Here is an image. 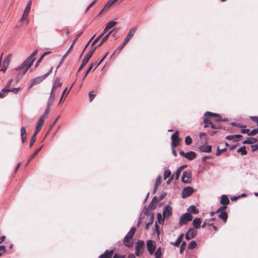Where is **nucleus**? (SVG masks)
Returning <instances> with one entry per match:
<instances>
[{"instance_id":"obj_15","label":"nucleus","mask_w":258,"mask_h":258,"mask_svg":"<svg viewBox=\"0 0 258 258\" xmlns=\"http://www.w3.org/2000/svg\"><path fill=\"white\" fill-rule=\"evenodd\" d=\"M11 54H10L8 56H7L5 57V59L4 60L3 67L1 69V71L3 72V73L6 72V71L10 64V60H11Z\"/></svg>"},{"instance_id":"obj_11","label":"nucleus","mask_w":258,"mask_h":258,"mask_svg":"<svg viewBox=\"0 0 258 258\" xmlns=\"http://www.w3.org/2000/svg\"><path fill=\"white\" fill-rule=\"evenodd\" d=\"M194 191V188L191 186H187L183 188L181 196L183 198H187L190 196Z\"/></svg>"},{"instance_id":"obj_24","label":"nucleus","mask_w":258,"mask_h":258,"mask_svg":"<svg viewBox=\"0 0 258 258\" xmlns=\"http://www.w3.org/2000/svg\"><path fill=\"white\" fill-rule=\"evenodd\" d=\"M204 115L205 116H213V117H215L217 118V121H220L221 120V116L219 114H217V113H213V112H210V111H207L204 114Z\"/></svg>"},{"instance_id":"obj_46","label":"nucleus","mask_w":258,"mask_h":258,"mask_svg":"<svg viewBox=\"0 0 258 258\" xmlns=\"http://www.w3.org/2000/svg\"><path fill=\"white\" fill-rule=\"evenodd\" d=\"M154 220V217H153V214H152L150 216V219L148 221V222L146 225V228L148 229L149 225H151Z\"/></svg>"},{"instance_id":"obj_50","label":"nucleus","mask_w":258,"mask_h":258,"mask_svg":"<svg viewBox=\"0 0 258 258\" xmlns=\"http://www.w3.org/2000/svg\"><path fill=\"white\" fill-rule=\"evenodd\" d=\"M93 64H92L90 66V67L88 68V69H87V70L86 71V74L85 75V76L84 77V78H83L82 79V81H84V79H85V78L86 77V76H87V75L88 74V73L90 72V71L91 70V69H92L93 68Z\"/></svg>"},{"instance_id":"obj_35","label":"nucleus","mask_w":258,"mask_h":258,"mask_svg":"<svg viewBox=\"0 0 258 258\" xmlns=\"http://www.w3.org/2000/svg\"><path fill=\"white\" fill-rule=\"evenodd\" d=\"M131 240V238H129L128 237L125 236L124 237V239H123L124 245L127 247H131L132 244L130 243V241Z\"/></svg>"},{"instance_id":"obj_21","label":"nucleus","mask_w":258,"mask_h":258,"mask_svg":"<svg viewBox=\"0 0 258 258\" xmlns=\"http://www.w3.org/2000/svg\"><path fill=\"white\" fill-rule=\"evenodd\" d=\"M17 68H18V67L16 68L15 70L16 71H20V70H23V73H19L15 77V78L14 80L15 81L16 83H17L20 81V80L22 78L23 76L26 74V73H24L25 68L20 69H17Z\"/></svg>"},{"instance_id":"obj_52","label":"nucleus","mask_w":258,"mask_h":258,"mask_svg":"<svg viewBox=\"0 0 258 258\" xmlns=\"http://www.w3.org/2000/svg\"><path fill=\"white\" fill-rule=\"evenodd\" d=\"M95 35H94V36H92V37L90 39V40L87 42V43L86 44V45H85L84 48L83 49V53L84 52V51L86 50V48L88 47V46L89 45L90 42H91V41L94 39V38L95 37Z\"/></svg>"},{"instance_id":"obj_27","label":"nucleus","mask_w":258,"mask_h":258,"mask_svg":"<svg viewBox=\"0 0 258 258\" xmlns=\"http://www.w3.org/2000/svg\"><path fill=\"white\" fill-rule=\"evenodd\" d=\"M112 31H110L107 35H106L101 40L100 42L95 47H96V49L101 47L102 44L107 40L108 39L109 35L111 33Z\"/></svg>"},{"instance_id":"obj_63","label":"nucleus","mask_w":258,"mask_h":258,"mask_svg":"<svg viewBox=\"0 0 258 258\" xmlns=\"http://www.w3.org/2000/svg\"><path fill=\"white\" fill-rule=\"evenodd\" d=\"M125 257V255H120V254H118L117 253H115L113 258H124Z\"/></svg>"},{"instance_id":"obj_39","label":"nucleus","mask_w":258,"mask_h":258,"mask_svg":"<svg viewBox=\"0 0 258 258\" xmlns=\"http://www.w3.org/2000/svg\"><path fill=\"white\" fill-rule=\"evenodd\" d=\"M162 250L160 247H158L155 252L154 253V255L155 256V258H161L162 255Z\"/></svg>"},{"instance_id":"obj_30","label":"nucleus","mask_w":258,"mask_h":258,"mask_svg":"<svg viewBox=\"0 0 258 258\" xmlns=\"http://www.w3.org/2000/svg\"><path fill=\"white\" fill-rule=\"evenodd\" d=\"M219 218L221 219L224 222H226L228 218V214L225 211H222L219 215Z\"/></svg>"},{"instance_id":"obj_12","label":"nucleus","mask_w":258,"mask_h":258,"mask_svg":"<svg viewBox=\"0 0 258 258\" xmlns=\"http://www.w3.org/2000/svg\"><path fill=\"white\" fill-rule=\"evenodd\" d=\"M147 246L148 250L151 255H152L154 253L155 249L156 248L155 242L152 240H149L147 241Z\"/></svg>"},{"instance_id":"obj_31","label":"nucleus","mask_w":258,"mask_h":258,"mask_svg":"<svg viewBox=\"0 0 258 258\" xmlns=\"http://www.w3.org/2000/svg\"><path fill=\"white\" fill-rule=\"evenodd\" d=\"M136 231V228L135 227H132L130 230L128 232V233L125 235L126 237H128L132 239L135 232Z\"/></svg>"},{"instance_id":"obj_3","label":"nucleus","mask_w":258,"mask_h":258,"mask_svg":"<svg viewBox=\"0 0 258 258\" xmlns=\"http://www.w3.org/2000/svg\"><path fill=\"white\" fill-rule=\"evenodd\" d=\"M136 30L137 29L136 27H134L130 29L127 34L126 37L124 40L123 43L118 47V51H120L124 47V46L128 43L131 38L135 34Z\"/></svg>"},{"instance_id":"obj_34","label":"nucleus","mask_w":258,"mask_h":258,"mask_svg":"<svg viewBox=\"0 0 258 258\" xmlns=\"http://www.w3.org/2000/svg\"><path fill=\"white\" fill-rule=\"evenodd\" d=\"M257 142V139L254 138H250L243 142V144H252L256 143Z\"/></svg>"},{"instance_id":"obj_26","label":"nucleus","mask_w":258,"mask_h":258,"mask_svg":"<svg viewBox=\"0 0 258 258\" xmlns=\"http://www.w3.org/2000/svg\"><path fill=\"white\" fill-rule=\"evenodd\" d=\"M117 24V22L114 21H111L109 22L104 29V33H105L108 30L111 29L113 27Z\"/></svg>"},{"instance_id":"obj_43","label":"nucleus","mask_w":258,"mask_h":258,"mask_svg":"<svg viewBox=\"0 0 258 258\" xmlns=\"http://www.w3.org/2000/svg\"><path fill=\"white\" fill-rule=\"evenodd\" d=\"M116 1H114V0H109L106 5L103 8V10H105L108 9L110 7L112 6Z\"/></svg>"},{"instance_id":"obj_29","label":"nucleus","mask_w":258,"mask_h":258,"mask_svg":"<svg viewBox=\"0 0 258 258\" xmlns=\"http://www.w3.org/2000/svg\"><path fill=\"white\" fill-rule=\"evenodd\" d=\"M201 223V220L200 218H195L192 222L193 226L194 228L198 229L200 227V225Z\"/></svg>"},{"instance_id":"obj_25","label":"nucleus","mask_w":258,"mask_h":258,"mask_svg":"<svg viewBox=\"0 0 258 258\" xmlns=\"http://www.w3.org/2000/svg\"><path fill=\"white\" fill-rule=\"evenodd\" d=\"M55 100L54 92L51 91L49 98L47 102V106L50 107L53 104Z\"/></svg>"},{"instance_id":"obj_40","label":"nucleus","mask_w":258,"mask_h":258,"mask_svg":"<svg viewBox=\"0 0 258 258\" xmlns=\"http://www.w3.org/2000/svg\"><path fill=\"white\" fill-rule=\"evenodd\" d=\"M181 171L180 169L178 168L176 172H174L172 175V176L173 177L175 176V179H178L179 178V175L180 174Z\"/></svg>"},{"instance_id":"obj_48","label":"nucleus","mask_w":258,"mask_h":258,"mask_svg":"<svg viewBox=\"0 0 258 258\" xmlns=\"http://www.w3.org/2000/svg\"><path fill=\"white\" fill-rule=\"evenodd\" d=\"M226 150V148L220 149L218 147L217 148V152L216 153V156H220L223 152H225Z\"/></svg>"},{"instance_id":"obj_59","label":"nucleus","mask_w":258,"mask_h":258,"mask_svg":"<svg viewBox=\"0 0 258 258\" xmlns=\"http://www.w3.org/2000/svg\"><path fill=\"white\" fill-rule=\"evenodd\" d=\"M89 101L92 102L95 97V95L93 94L91 92L89 93Z\"/></svg>"},{"instance_id":"obj_9","label":"nucleus","mask_w":258,"mask_h":258,"mask_svg":"<svg viewBox=\"0 0 258 258\" xmlns=\"http://www.w3.org/2000/svg\"><path fill=\"white\" fill-rule=\"evenodd\" d=\"M171 140H172V143H171V148L172 149H174L176 148L178 144L179 143V142L180 141L179 135H178V132L176 131L175 133H174L171 136Z\"/></svg>"},{"instance_id":"obj_4","label":"nucleus","mask_w":258,"mask_h":258,"mask_svg":"<svg viewBox=\"0 0 258 258\" xmlns=\"http://www.w3.org/2000/svg\"><path fill=\"white\" fill-rule=\"evenodd\" d=\"M52 69H53V68L51 67L50 69V70H49V71L47 73L44 74V75L35 78L32 81V82H31V85L30 86V88H31V87L33 86L34 85H36L40 83L43 80H44L45 78H46L51 73Z\"/></svg>"},{"instance_id":"obj_37","label":"nucleus","mask_w":258,"mask_h":258,"mask_svg":"<svg viewBox=\"0 0 258 258\" xmlns=\"http://www.w3.org/2000/svg\"><path fill=\"white\" fill-rule=\"evenodd\" d=\"M160 180L161 177L160 176H158L156 179L155 184L154 187V193L156 192L158 187L160 184Z\"/></svg>"},{"instance_id":"obj_28","label":"nucleus","mask_w":258,"mask_h":258,"mask_svg":"<svg viewBox=\"0 0 258 258\" xmlns=\"http://www.w3.org/2000/svg\"><path fill=\"white\" fill-rule=\"evenodd\" d=\"M183 237H184V234L183 233L179 235L178 239L176 240V241L172 242H171V244L175 246H178L179 245V244L181 242V241H182Z\"/></svg>"},{"instance_id":"obj_49","label":"nucleus","mask_w":258,"mask_h":258,"mask_svg":"<svg viewBox=\"0 0 258 258\" xmlns=\"http://www.w3.org/2000/svg\"><path fill=\"white\" fill-rule=\"evenodd\" d=\"M6 252V246L5 245H0V256Z\"/></svg>"},{"instance_id":"obj_22","label":"nucleus","mask_w":258,"mask_h":258,"mask_svg":"<svg viewBox=\"0 0 258 258\" xmlns=\"http://www.w3.org/2000/svg\"><path fill=\"white\" fill-rule=\"evenodd\" d=\"M113 252V250H106L104 253L101 254L99 256V258H111L112 257Z\"/></svg>"},{"instance_id":"obj_54","label":"nucleus","mask_w":258,"mask_h":258,"mask_svg":"<svg viewBox=\"0 0 258 258\" xmlns=\"http://www.w3.org/2000/svg\"><path fill=\"white\" fill-rule=\"evenodd\" d=\"M20 90V88H14L12 89H10V92H12L14 93V94H16L18 93L19 91Z\"/></svg>"},{"instance_id":"obj_53","label":"nucleus","mask_w":258,"mask_h":258,"mask_svg":"<svg viewBox=\"0 0 258 258\" xmlns=\"http://www.w3.org/2000/svg\"><path fill=\"white\" fill-rule=\"evenodd\" d=\"M107 54H108V52L106 53V54L102 57V58L101 59H100L99 61L96 63V67L94 69V70L96 69V68L98 66H99V65L103 61V60L105 59V58L106 57Z\"/></svg>"},{"instance_id":"obj_16","label":"nucleus","mask_w":258,"mask_h":258,"mask_svg":"<svg viewBox=\"0 0 258 258\" xmlns=\"http://www.w3.org/2000/svg\"><path fill=\"white\" fill-rule=\"evenodd\" d=\"M197 231L194 228H190L185 234V239L189 240L193 238L197 234Z\"/></svg>"},{"instance_id":"obj_20","label":"nucleus","mask_w":258,"mask_h":258,"mask_svg":"<svg viewBox=\"0 0 258 258\" xmlns=\"http://www.w3.org/2000/svg\"><path fill=\"white\" fill-rule=\"evenodd\" d=\"M61 85L62 83L60 82V78L58 77L56 78L54 82L51 91L55 92L56 88L61 87Z\"/></svg>"},{"instance_id":"obj_10","label":"nucleus","mask_w":258,"mask_h":258,"mask_svg":"<svg viewBox=\"0 0 258 258\" xmlns=\"http://www.w3.org/2000/svg\"><path fill=\"white\" fill-rule=\"evenodd\" d=\"M179 154L190 161L194 160L196 157V153L194 151L184 153L183 151H181L179 152Z\"/></svg>"},{"instance_id":"obj_33","label":"nucleus","mask_w":258,"mask_h":258,"mask_svg":"<svg viewBox=\"0 0 258 258\" xmlns=\"http://www.w3.org/2000/svg\"><path fill=\"white\" fill-rule=\"evenodd\" d=\"M187 211L190 213L198 214L199 210L196 208L195 206H190L187 209Z\"/></svg>"},{"instance_id":"obj_42","label":"nucleus","mask_w":258,"mask_h":258,"mask_svg":"<svg viewBox=\"0 0 258 258\" xmlns=\"http://www.w3.org/2000/svg\"><path fill=\"white\" fill-rule=\"evenodd\" d=\"M157 218H158V222L160 223V224H163V223H164V218L165 217H164V216H163V217L162 216L161 214L160 213H158L157 214Z\"/></svg>"},{"instance_id":"obj_23","label":"nucleus","mask_w":258,"mask_h":258,"mask_svg":"<svg viewBox=\"0 0 258 258\" xmlns=\"http://www.w3.org/2000/svg\"><path fill=\"white\" fill-rule=\"evenodd\" d=\"M220 203L222 205H227L229 204L230 201L228 197L225 195H223L221 197Z\"/></svg>"},{"instance_id":"obj_51","label":"nucleus","mask_w":258,"mask_h":258,"mask_svg":"<svg viewBox=\"0 0 258 258\" xmlns=\"http://www.w3.org/2000/svg\"><path fill=\"white\" fill-rule=\"evenodd\" d=\"M186 246V243L185 242H183L180 247V250L179 251L180 253H182L183 250H184Z\"/></svg>"},{"instance_id":"obj_17","label":"nucleus","mask_w":258,"mask_h":258,"mask_svg":"<svg viewBox=\"0 0 258 258\" xmlns=\"http://www.w3.org/2000/svg\"><path fill=\"white\" fill-rule=\"evenodd\" d=\"M172 214V209L169 205H166L164 207L163 211V216L164 217H169Z\"/></svg>"},{"instance_id":"obj_1","label":"nucleus","mask_w":258,"mask_h":258,"mask_svg":"<svg viewBox=\"0 0 258 258\" xmlns=\"http://www.w3.org/2000/svg\"><path fill=\"white\" fill-rule=\"evenodd\" d=\"M38 51L37 49L35 50L31 55L27 57V58L19 67L17 69L25 68L24 73H26L28 69L32 65L35 57H34L38 53Z\"/></svg>"},{"instance_id":"obj_47","label":"nucleus","mask_w":258,"mask_h":258,"mask_svg":"<svg viewBox=\"0 0 258 258\" xmlns=\"http://www.w3.org/2000/svg\"><path fill=\"white\" fill-rule=\"evenodd\" d=\"M192 139L189 136H187L185 138V143L187 145H189L192 143Z\"/></svg>"},{"instance_id":"obj_36","label":"nucleus","mask_w":258,"mask_h":258,"mask_svg":"<svg viewBox=\"0 0 258 258\" xmlns=\"http://www.w3.org/2000/svg\"><path fill=\"white\" fill-rule=\"evenodd\" d=\"M105 33H104V31L102 33L100 34L92 43L91 45V47L93 48L94 47V45L98 42V41L100 40V39L103 36Z\"/></svg>"},{"instance_id":"obj_60","label":"nucleus","mask_w":258,"mask_h":258,"mask_svg":"<svg viewBox=\"0 0 258 258\" xmlns=\"http://www.w3.org/2000/svg\"><path fill=\"white\" fill-rule=\"evenodd\" d=\"M156 208V206L154 205V203L151 202L150 204L148 206V208L150 209V210H153Z\"/></svg>"},{"instance_id":"obj_19","label":"nucleus","mask_w":258,"mask_h":258,"mask_svg":"<svg viewBox=\"0 0 258 258\" xmlns=\"http://www.w3.org/2000/svg\"><path fill=\"white\" fill-rule=\"evenodd\" d=\"M199 150L202 152L210 153L212 150V146L203 145L199 146Z\"/></svg>"},{"instance_id":"obj_38","label":"nucleus","mask_w":258,"mask_h":258,"mask_svg":"<svg viewBox=\"0 0 258 258\" xmlns=\"http://www.w3.org/2000/svg\"><path fill=\"white\" fill-rule=\"evenodd\" d=\"M238 153H240L242 155H245L247 154L245 146H242L239 148L237 151Z\"/></svg>"},{"instance_id":"obj_62","label":"nucleus","mask_w":258,"mask_h":258,"mask_svg":"<svg viewBox=\"0 0 258 258\" xmlns=\"http://www.w3.org/2000/svg\"><path fill=\"white\" fill-rule=\"evenodd\" d=\"M250 118L253 121L256 122L258 126V117L257 116H250Z\"/></svg>"},{"instance_id":"obj_57","label":"nucleus","mask_w":258,"mask_h":258,"mask_svg":"<svg viewBox=\"0 0 258 258\" xmlns=\"http://www.w3.org/2000/svg\"><path fill=\"white\" fill-rule=\"evenodd\" d=\"M241 132L242 134H246L248 136H251L249 134L250 133V131L249 129H242Z\"/></svg>"},{"instance_id":"obj_2","label":"nucleus","mask_w":258,"mask_h":258,"mask_svg":"<svg viewBox=\"0 0 258 258\" xmlns=\"http://www.w3.org/2000/svg\"><path fill=\"white\" fill-rule=\"evenodd\" d=\"M96 49V47L91 48L89 51L85 55L84 57L82 60V64L80 66L78 72H80L86 64V63L88 62L90 58L94 53Z\"/></svg>"},{"instance_id":"obj_14","label":"nucleus","mask_w":258,"mask_h":258,"mask_svg":"<svg viewBox=\"0 0 258 258\" xmlns=\"http://www.w3.org/2000/svg\"><path fill=\"white\" fill-rule=\"evenodd\" d=\"M32 0H29V2H28L27 5V6L25 9V10L24 11L22 17L21 18L20 21H23L25 18H26L27 17V16H28V15L30 13V11L31 7V5H32Z\"/></svg>"},{"instance_id":"obj_64","label":"nucleus","mask_w":258,"mask_h":258,"mask_svg":"<svg viewBox=\"0 0 258 258\" xmlns=\"http://www.w3.org/2000/svg\"><path fill=\"white\" fill-rule=\"evenodd\" d=\"M8 90H10V89H8V87H7V86H6L5 88H4L2 90V92H3V93H5V94H7L8 92H9L10 91H8Z\"/></svg>"},{"instance_id":"obj_5","label":"nucleus","mask_w":258,"mask_h":258,"mask_svg":"<svg viewBox=\"0 0 258 258\" xmlns=\"http://www.w3.org/2000/svg\"><path fill=\"white\" fill-rule=\"evenodd\" d=\"M42 125H43V124L41 123L40 122H37V125L36 126V128H35V131L33 135L31 137V138L30 140V145H29L30 148H31L32 147V146L34 145V143L35 142V141L36 140V137L37 135L38 134V133L39 132V131H40Z\"/></svg>"},{"instance_id":"obj_58","label":"nucleus","mask_w":258,"mask_h":258,"mask_svg":"<svg viewBox=\"0 0 258 258\" xmlns=\"http://www.w3.org/2000/svg\"><path fill=\"white\" fill-rule=\"evenodd\" d=\"M257 133H258V128L253 129L249 134L251 135V136H254Z\"/></svg>"},{"instance_id":"obj_41","label":"nucleus","mask_w":258,"mask_h":258,"mask_svg":"<svg viewBox=\"0 0 258 258\" xmlns=\"http://www.w3.org/2000/svg\"><path fill=\"white\" fill-rule=\"evenodd\" d=\"M197 246V243L195 241H191L190 242L187 246V248L189 249H192L195 248Z\"/></svg>"},{"instance_id":"obj_13","label":"nucleus","mask_w":258,"mask_h":258,"mask_svg":"<svg viewBox=\"0 0 258 258\" xmlns=\"http://www.w3.org/2000/svg\"><path fill=\"white\" fill-rule=\"evenodd\" d=\"M191 173L190 172L184 171L181 178V180L183 182L185 183H190Z\"/></svg>"},{"instance_id":"obj_6","label":"nucleus","mask_w":258,"mask_h":258,"mask_svg":"<svg viewBox=\"0 0 258 258\" xmlns=\"http://www.w3.org/2000/svg\"><path fill=\"white\" fill-rule=\"evenodd\" d=\"M192 216L188 213H185L182 214L179 218V225H183L186 224L188 222L191 221Z\"/></svg>"},{"instance_id":"obj_45","label":"nucleus","mask_w":258,"mask_h":258,"mask_svg":"<svg viewBox=\"0 0 258 258\" xmlns=\"http://www.w3.org/2000/svg\"><path fill=\"white\" fill-rule=\"evenodd\" d=\"M171 171L169 169H167L164 171V179H166V178L169 177L171 176Z\"/></svg>"},{"instance_id":"obj_56","label":"nucleus","mask_w":258,"mask_h":258,"mask_svg":"<svg viewBox=\"0 0 258 258\" xmlns=\"http://www.w3.org/2000/svg\"><path fill=\"white\" fill-rule=\"evenodd\" d=\"M150 209L149 208H145L144 209V213L145 215L149 216L151 214Z\"/></svg>"},{"instance_id":"obj_8","label":"nucleus","mask_w":258,"mask_h":258,"mask_svg":"<svg viewBox=\"0 0 258 258\" xmlns=\"http://www.w3.org/2000/svg\"><path fill=\"white\" fill-rule=\"evenodd\" d=\"M83 34V31L80 32L79 34H77L76 38L73 41L72 45L70 47L69 50L66 52V53L63 55L61 60H60L59 64L57 66L56 69H57L60 64L63 62L64 58L67 57V56L68 55V54L70 53L71 50L73 48L74 44L77 41L78 39L80 37V36ZM56 70H55V72H56Z\"/></svg>"},{"instance_id":"obj_44","label":"nucleus","mask_w":258,"mask_h":258,"mask_svg":"<svg viewBox=\"0 0 258 258\" xmlns=\"http://www.w3.org/2000/svg\"><path fill=\"white\" fill-rule=\"evenodd\" d=\"M204 122L205 123V125H204L205 127H208L210 126V125L212 123V122L210 120H209L208 118H207L206 117H205L204 119Z\"/></svg>"},{"instance_id":"obj_32","label":"nucleus","mask_w":258,"mask_h":258,"mask_svg":"<svg viewBox=\"0 0 258 258\" xmlns=\"http://www.w3.org/2000/svg\"><path fill=\"white\" fill-rule=\"evenodd\" d=\"M43 146L40 147L39 149H37L36 151L34 152L33 154L30 156V157L29 158L27 163L26 164V166H27L28 164L30 162L31 160L39 153V152L40 151V150L42 149Z\"/></svg>"},{"instance_id":"obj_55","label":"nucleus","mask_w":258,"mask_h":258,"mask_svg":"<svg viewBox=\"0 0 258 258\" xmlns=\"http://www.w3.org/2000/svg\"><path fill=\"white\" fill-rule=\"evenodd\" d=\"M26 136V131L24 127H22L21 128V136Z\"/></svg>"},{"instance_id":"obj_7","label":"nucleus","mask_w":258,"mask_h":258,"mask_svg":"<svg viewBox=\"0 0 258 258\" xmlns=\"http://www.w3.org/2000/svg\"><path fill=\"white\" fill-rule=\"evenodd\" d=\"M144 244V241L140 240H138L136 243L135 254L137 256H140L143 253Z\"/></svg>"},{"instance_id":"obj_18","label":"nucleus","mask_w":258,"mask_h":258,"mask_svg":"<svg viewBox=\"0 0 258 258\" xmlns=\"http://www.w3.org/2000/svg\"><path fill=\"white\" fill-rule=\"evenodd\" d=\"M50 110V107H48L47 106L46 108L45 109L44 112L43 114L41 116V117L39 118L38 122H40L41 123L43 124L44 123L45 119L47 117L48 114Z\"/></svg>"},{"instance_id":"obj_61","label":"nucleus","mask_w":258,"mask_h":258,"mask_svg":"<svg viewBox=\"0 0 258 258\" xmlns=\"http://www.w3.org/2000/svg\"><path fill=\"white\" fill-rule=\"evenodd\" d=\"M251 148H252V152H254L258 149V145H253L251 146Z\"/></svg>"}]
</instances>
